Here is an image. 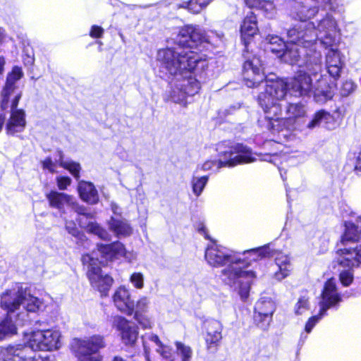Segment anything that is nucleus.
Returning a JSON list of instances; mask_svg holds the SVG:
<instances>
[{
    "label": "nucleus",
    "mask_w": 361,
    "mask_h": 361,
    "mask_svg": "<svg viewBox=\"0 0 361 361\" xmlns=\"http://www.w3.org/2000/svg\"><path fill=\"white\" fill-rule=\"evenodd\" d=\"M56 154L59 157V166L68 170L76 179H78L81 169L80 164L73 161H63V154L61 150H58Z\"/></svg>",
    "instance_id": "obj_33"
},
{
    "label": "nucleus",
    "mask_w": 361,
    "mask_h": 361,
    "mask_svg": "<svg viewBox=\"0 0 361 361\" xmlns=\"http://www.w3.org/2000/svg\"><path fill=\"white\" fill-rule=\"evenodd\" d=\"M341 301V295L336 288V280L329 279L324 284L322 300L319 302L320 315L324 316L328 309L334 307Z\"/></svg>",
    "instance_id": "obj_19"
},
{
    "label": "nucleus",
    "mask_w": 361,
    "mask_h": 361,
    "mask_svg": "<svg viewBox=\"0 0 361 361\" xmlns=\"http://www.w3.org/2000/svg\"><path fill=\"white\" fill-rule=\"evenodd\" d=\"M176 354L181 361H191L192 357V348L180 341L175 342Z\"/></svg>",
    "instance_id": "obj_36"
},
{
    "label": "nucleus",
    "mask_w": 361,
    "mask_h": 361,
    "mask_svg": "<svg viewBox=\"0 0 361 361\" xmlns=\"http://www.w3.org/2000/svg\"><path fill=\"white\" fill-rule=\"evenodd\" d=\"M58 156V154L56 155ZM55 158L54 161L51 157H47L44 160L41 161L42 169L44 170H47L49 172L51 173H56V165H59V157Z\"/></svg>",
    "instance_id": "obj_42"
},
{
    "label": "nucleus",
    "mask_w": 361,
    "mask_h": 361,
    "mask_svg": "<svg viewBox=\"0 0 361 361\" xmlns=\"http://www.w3.org/2000/svg\"><path fill=\"white\" fill-rule=\"evenodd\" d=\"M302 29L305 32H309L308 30H314L316 36V40L319 39L322 44L326 47H332L336 41L337 33V23L333 17L329 14H326L317 23H308L304 26L302 25Z\"/></svg>",
    "instance_id": "obj_12"
},
{
    "label": "nucleus",
    "mask_w": 361,
    "mask_h": 361,
    "mask_svg": "<svg viewBox=\"0 0 361 361\" xmlns=\"http://www.w3.org/2000/svg\"><path fill=\"white\" fill-rule=\"evenodd\" d=\"M147 337L149 341L154 343L158 347L162 344L158 336L155 334H150L149 335H147Z\"/></svg>",
    "instance_id": "obj_53"
},
{
    "label": "nucleus",
    "mask_w": 361,
    "mask_h": 361,
    "mask_svg": "<svg viewBox=\"0 0 361 361\" xmlns=\"http://www.w3.org/2000/svg\"><path fill=\"white\" fill-rule=\"evenodd\" d=\"M243 75L245 85L248 87H255L263 82L264 74L260 59L254 56L245 61Z\"/></svg>",
    "instance_id": "obj_14"
},
{
    "label": "nucleus",
    "mask_w": 361,
    "mask_h": 361,
    "mask_svg": "<svg viewBox=\"0 0 361 361\" xmlns=\"http://www.w3.org/2000/svg\"><path fill=\"white\" fill-rule=\"evenodd\" d=\"M112 326L119 332L121 341L126 345L133 346L138 338V328L121 316L114 317Z\"/></svg>",
    "instance_id": "obj_15"
},
{
    "label": "nucleus",
    "mask_w": 361,
    "mask_h": 361,
    "mask_svg": "<svg viewBox=\"0 0 361 361\" xmlns=\"http://www.w3.org/2000/svg\"><path fill=\"white\" fill-rule=\"evenodd\" d=\"M205 341L208 349L211 348L213 345L216 346L222 338L221 324L217 320H209L205 322Z\"/></svg>",
    "instance_id": "obj_24"
},
{
    "label": "nucleus",
    "mask_w": 361,
    "mask_h": 361,
    "mask_svg": "<svg viewBox=\"0 0 361 361\" xmlns=\"http://www.w3.org/2000/svg\"><path fill=\"white\" fill-rule=\"evenodd\" d=\"M343 63L341 53L336 49L331 48L326 55V69L334 80L339 78Z\"/></svg>",
    "instance_id": "obj_22"
},
{
    "label": "nucleus",
    "mask_w": 361,
    "mask_h": 361,
    "mask_svg": "<svg viewBox=\"0 0 361 361\" xmlns=\"http://www.w3.org/2000/svg\"><path fill=\"white\" fill-rule=\"evenodd\" d=\"M270 49L273 52L281 53L286 46L283 39L278 36H272L269 39Z\"/></svg>",
    "instance_id": "obj_39"
},
{
    "label": "nucleus",
    "mask_w": 361,
    "mask_h": 361,
    "mask_svg": "<svg viewBox=\"0 0 361 361\" xmlns=\"http://www.w3.org/2000/svg\"><path fill=\"white\" fill-rule=\"evenodd\" d=\"M104 346V338L99 335L74 338L71 343V349L78 361H102L99 351Z\"/></svg>",
    "instance_id": "obj_7"
},
{
    "label": "nucleus",
    "mask_w": 361,
    "mask_h": 361,
    "mask_svg": "<svg viewBox=\"0 0 361 361\" xmlns=\"http://www.w3.org/2000/svg\"><path fill=\"white\" fill-rule=\"evenodd\" d=\"M157 351L163 358L169 360V361H175L174 359L172 358V349L169 346L161 344L158 347Z\"/></svg>",
    "instance_id": "obj_46"
},
{
    "label": "nucleus",
    "mask_w": 361,
    "mask_h": 361,
    "mask_svg": "<svg viewBox=\"0 0 361 361\" xmlns=\"http://www.w3.org/2000/svg\"><path fill=\"white\" fill-rule=\"evenodd\" d=\"M149 305V298L147 296H142L135 304L134 303V312L133 314L148 313Z\"/></svg>",
    "instance_id": "obj_37"
},
{
    "label": "nucleus",
    "mask_w": 361,
    "mask_h": 361,
    "mask_svg": "<svg viewBox=\"0 0 361 361\" xmlns=\"http://www.w3.org/2000/svg\"><path fill=\"white\" fill-rule=\"evenodd\" d=\"M0 357L3 361H33L35 353L31 350L29 345H8L1 349Z\"/></svg>",
    "instance_id": "obj_20"
},
{
    "label": "nucleus",
    "mask_w": 361,
    "mask_h": 361,
    "mask_svg": "<svg viewBox=\"0 0 361 361\" xmlns=\"http://www.w3.org/2000/svg\"><path fill=\"white\" fill-rule=\"evenodd\" d=\"M204 257L211 267H225L221 271L224 282L238 290L243 300L248 298L250 286L256 278L255 273L247 269L250 263L214 242L207 246Z\"/></svg>",
    "instance_id": "obj_2"
},
{
    "label": "nucleus",
    "mask_w": 361,
    "mask_h": 361,
    "mask_svg": "<svg viewBox=\"0 0 361 361\" xmlns=\"http://www.w3.org/2000/svg\"><path fill=\"white\" fill-rule=\"evenodd\" d=\"M24 76V73L21 67L15 66L12 70L8 73L6 84L1 92L0 105L2 109L8 107L10 97L18 88L17 82Z\"/></svg>",
    "instance_id": "obj_17"
},
{
    "label": "nucleus",
    "mask_w": 361,
    "mask_h": 361,
    "mask_svg": "<svg viewBox=\"0 0 361 361\" xmlns=\"http://www.w3.org/2000/svg\"><path fill=\"white\" fill-rule=\"evenodd\" d=\"M322 317L323 316L320 315V312H319L317 315L310 317L309 319V320L307 321V322L306 323L305 329V331L307 333H310L312 331V329H313V327L314 326V325L317 324V322H318Z\"/></svg>",
    "instance_id": "obj_49"
},
{
    "label": "nucleus",
    "mask_w": 361,
    "mask_h": 361,
    "mask_svg": "<svg viewBox=\"0 0 361 361\" xmlns=\"http://www.w3.org/2000/svg\"><path fill=\"white\" fill-rule=\"evenodd\" d=\"M264 251L265 248L251 249L244 251L243 255H248L249 257L250 258V261H256L259 257L265 255Z\"/></svg>",
    "instance_id": "obj_45"
},
{
    "label": "nucleus",
    "mask_w": 361,
    "mask_h": 361,
    "mask_svg": "<svg viewBox=\"0 0 361 361\" xmlns=\"http://www.w3.org/2000/svg\"><path fill=\"white\" fill-rule=\"evenodd\" d=\"M355 85L352 80L345 81L341 87V94L343 97H347L351 94L355 89Z\"/></svg>",
    "instance_id": "obj_44"
},
{
    "label": "nucleus",
    "mask_w": 361,
    "mask_h": 361,
    "mask_svg": "<svg viewBox=\"0 0 361 361\" xmlns=\"http://www.w3.org/2000/svg\"><path fill=\"white\" fill-rule=\"evenodd\" d=\"M177 83L170 93L171 100L181 105L187 104L188 96H192L198 92L200 86V82L195 77H189L176 80Z\"/></svg>",
    "instance_id": "obj_13"
},
{
    "label": "nucleus",
    "mask_w": 361,
    "mask_h": 361,
    "mask_svg": "<svg viewBox=\"0 0 361 361\" xmlns=\"http://www.w3.org/2000/svg\"><path fill=\"white\" fill-rule=\"evenodd\" d=\"M157 61L161 71L176 80L193 77L192 72L196 67L205 62L201 54L181 48L160 49Z\"/></svg>",
    "instance_id": "obj_5"
},
{
    "label": "nucleus",
    "mask_w": 361,
    "mask_h": 361,
    "mask_svg": "<svg viewBox=\"0 0 361 361\" xmlns=\"http://www.w3.org/2000/svg\"><path fill=\"white\" fill-rule=\"evenodd\" d=\"M1 307L7 311L6 316L0 321V341L17 334V324L12 314L18 312L16 317L22 324L28 320V312H36L42 306V301L30 293L21 283H15L1 295Z\"/></svg>",
    "instance_id": "obj_3"
},
{
    "label": "nucleus",
    "mask_w": 361,
    "mask_h": 361,
    "mask_svg": "<svg viewBox=\"0 0 361 361\" xmlns=\"http://www.w3.org/2000/svg\"><path fill=\"white\" fill-rule=\"evenodd\" d=\"M134 319L142 329H151L152 327L153 321L147 313L135 314Z\"/></svg>",
    "instance_id": "obj_40"
},
{
    "label": "nucleus",
    "mask_w": 361,
    "mask_h": 361,
    "mask_svg": "<svg viewBox=\"0 0 361 361\" xmlns=\"http://www.w3.org/2000/svg\"><path fill=\"white\" fill-rule=\"evenodd\" d=\"M361 236V226L360 224H357V219L356 223L345 222V231L341 238V243L347 245L348 243L357 242Z\"/></svg>",
    "instance_id": "obj_30"
},
{
    "label": "nucleus",
    "mask_w": 361,
    "mask_h": 361,
    "mask_svg": "<svg viewBox=\"0 0 361 361\" xmlns=\"http://www.w3.org/2000/svg\"><path fill=\"white\" fill-rule=\"evenodd\" d=\"M108 225L109 230L118 238L129 236L133 233V228L128 221L121 217H111Z\"/></svg>",
    "instance_id": "obj_27"
},
{
    "label": "nucleus",
    "mask_w": 361,
    "mask_h": 361,
    "mask_svg": "<svg viewBox=\"0 0 361 361\" xmlns=\"http://www.w3.org/2000/svg\"><path fill=\"white\" fill-rule=\"evenodd\" d=\"M37 361H54L53 358L50 357H42L40 359V360H37Z\"/></svg>",
    "instance_id": "obj_63"
},
{
    "label": "nucleus",
    "mask_w": 361,
    "mask_h": 361,
    "mask_svg": "<svg viewBox=\"0 0 361 361\" xmlns=\"http://www.w3.org/2000/svg\"><path fill=\"white\" fill-rule=\"evenodd\" d=\"M143 348H144V351H145V355L146 360L147 361H149V349L147 348L146 342L145 341H143Z\"/></svg>",
    "instance_id": "obj_59"
},
{
    "label": "nucleus",
    "mask_w": 361,
    "mask_h": 361,
    "mask_svg": "<svg viewBox=\"0 0 361 361\" xmlns=\"http://www.w3.org/2000/svg\"><path fill=\"white\" fill-rule=\"evenodd\" d=\"M333 120V116L328 111L320 110L314 114L311 121L307 123V127L309 129H314L322 125L325 128H329V123Z\"/></svg>",
    "instance_id": "obj_32"
},
{
    "label": "nucleus",
    "mask_w": 361,
    "mask_h": 361,
    "mask_svg": "<svg viewBox=\"0 0 361 361\" xmlns=\"http://www.w3.org/2000/svg\"><path fill=\"white\" fill-rule=\"evenodd\" d=\"M66 229L73 236L81 238L82 235L73 221H66Z\"/></svg>",
    "instance_id": "obj_47"
},
{
    "label": "nucleus",
    "mask_w": 361,
    "mask_h": 361,
    "mask_svg": "<svg viewBox=\"0 0 361 361\" xmlns=\"http://www.w3.org/2000/svg\"><path fill=\"white\" fill-rule=\"evenodd\" d=\"M287 85L283 80L265 81L263 90L258 95V102L266 114L267 128L273 133L284 129L290 130L293 122L288 118H281L282 102L287 94Z\"/></svg>",
    "instance_id": "obj_4"
},
{
    "label": "nucleus",
    "mask_w": 361,
    "mask_h": 361,
    "mask_svg": "<svg viewBox=\"0 0 361 361\" xmlns=\"http://www.w3.org/2000/svg\"><path fill=\"white\" fill-rule=\"evenodd\" d=\"M221 159L207 160L201 166L202 171L218 170L224 166L232 167L238 164H248L257 160L254 154L249 148L241 144L228 147L226 150L220 152Z\"/></svg>",
    "instance_id": "obj_6"
},
{
    "label": "nucleus",
    "mask_w": 361,
    "mask_h": 361,
    "mask_svg": "<svg viewBox=\"0 0 361 361\" xmlns=\"http://www.w3.org/2000/svg\"><path fill=\"white\" fill-rule=\"evenodd\" d=\"M257 32V19L253 13H248L240 27L242 37L245 39L255 35Z\"/></svg>",
    "instance_id": "obj_31"
},
{
    "label": "nucleus",
    "mask_w": 361,
    "mask_h": 361,
    "mask_svg": "<svg viewBox=\"0 0 361 361\" xmlns=\"http://www.w3.org/2000/svg\"><path fill=\"white\" fill-rule=\"evenodd\" d=\"M111 209L114 214H116V215L121 214V209L116 203L112 202L111 203Z\"/></svg>",
    "instance_id": "obj_55"
},
{
    "label": "nucleus",
    "mask_w": 361,
    "mask_h": 361,
    "mask_svg": "<svg viewBox=\"0 0 361 361\" xmlns=\"http://www.w3.org/2000/svg\"><path fill=\"white\" fill-rule=\"evenodd\" d=\"M61 333L58 330L32 331L26 335V341L31 350H52L58 349L60 345Z\"/></svg>",
    "instance_id": "obj_11"
},
{
    "label": "nucleus",
    "mask_w": 361,
    "mask_h": 361,
    "mask_svg": "<svg viewBox=\"0 0 361 361\" xmlns=\"http://www.w3.org/2000/svg\"><path fill=\"white\" fill-rule=\"evenodd\" d=\"M279 271L275 273L277 280L281 281L286 278L290 271L291 264L289 257L280 251H275L272 254Z\"/></svg>",
    "instance_id": "obj_28"
},
{
    "label": "nucleus",
    "mask_w": 361,
    "mask_h": 361,
    "mask_svg": "<svg viewBox=\"0 0 361 361\" xmlns=\"http://www.w3.org/2000/svg\"><path fill=\"white\" fill-rule=\"evenodd\" d=\"M78 190L80 198L91 204H95L99 201V195L94 185L87 181H80L78 183Z\"/></svg>",
    "instance_id": "obj_29"
},
{
    "label": "nucleus",
    "mask_w": 361,
    "mask_h": 361,
    "mask_svg": "<svg viewBox=\"0 0 361 361\" xmlns=\"http://www.w3.org/2000/svg\"><path fill=\"white\" fill-rule=\"evenodd\" d=\"M275 311L274 302L269 298H262L255 304V319L257 325L263 329H266L271 321V317Z\"/></svg>",
    "instance_id": "obj_18"
},
{
    "label": "nucleus",
    "mask_w": 361,
    "mask_h": 361,
    "mask_svg": "<svg viewBox=\"0 0 361 361\" xmlns=\"http://www.w3.org/2000/svg\"><path fill=\"white\" fill-rule=\"evenodd\" d=\"M130 281L137 289H142L144 287V276L140 272L133 273L130 277Z\"/></svg>",
    "instance_id": "obj_43"
},
{
    "label": "nucleus",
    "mask_w": 361,
    "mask_h": 361,
    "mask_svg": "<svg viewBox=\"0 0 361 361\" xmlns=\"http://www.w3.org/2000/svg\"><path fill=\"white\" fill-rule=\"evenodd\" d=\"M98 252L106 261L124 257L126 253L124 245L120 242L109 245H100L98 246Z\"/></svg>",
    "instance_id": "obj_26"
},
{
    "label": "nucleus",
    "mask_w": 361,
    "mask_h": 361,
    "mask_svg": "<svg viewBox=\"0 0 361 361\" xmlns=\"http://www.w3.org/2000/svg\"><path fill=\"white\" fill-rule=\"evenodd\" d=\"M21 96V92L17 93L11 102V116L6 126V132L9 135L22 132L26 125L24 111L16 109Z\"/></svg>",
    "instance_id": "obj_16"
},
{
    "label": "nucleus",
    "mask_w": 361,
    "mask_h": 361,
    "mask_svg": "<svg viewBox=\"0 0 361 361\" xmlns=\"http://www.w3.org/2000/svg\"><path fill=\"white\" fill-rule=\"evenodd\" d=\"M245 1L250 8L257 7L261 4V0H245Z\"/></svg>",
    "instance_id": "obj_57"
},
{
    "label": "nucleus",
    "mask_w": 361,
    "mask_h": 361,
    "mask_svg": "<svg viewBox=\"0 0 361 361\" xmlns=\"http://www.w3.org/2000/svg\"><path fill=\"white\" fill-rule=\"evenodd\" d=\"M46 197L49 206L60 212L63 211L65 207H73L75 204V198L63 192L52 190L46 195Z\"/></svg>",
    "instance_id": "obj_23"
},
{
    "label": "nucleus",
    "mask_w": 361,
    "mask_h": 361,
    "mask_svg": "<svg viewBox=\"0 0 361 361\" xmlns=\"http://www.w3.org/2000/svg\"><path fill=\"white\" fill-rule=\"evenodd\" d=\"M197 230L198 231V232L200 233H201L202 235H203L204 236L205 238L207 239H210L209 238V236L208 235L207 233V229L204 226V225L202 224V223H200L197 226Z\"/></svg>",
    "instance_id": "obj_52"
},
{
    "label": "nucleus",
    "mask_w": 361,
    "mask_h": 361,
    "mask_svg": "<svg viewBox=\"0 0 361 361\" xmlns=\"http://www.w3.org/2000/svg\"><path fill=\"white\" fill-rule=\"evenodd\" d=\"M337 253L338 255V264L343 268H348V270L341 271L339 275L341 283L348 286L353 280V274L350 269L361 264V244L355 247H345L343 249H340Z\"/></svg>",
    "instance_id": "obj_10"
},
{
    "label": "nucleus",
    "mask_w": 361,
    "mask_h": 361,
    "mask_svg": "<svg viewBox=\"0 0 361 361\" xmlns=\"http://www.w3.org/2000/svg\"><path fill=\"white\" fill-rule=\"evenodd\" d=\"M73 209H74L79 214H82V215H85V216H87L89 215L86 212H85V208H84L83 207H79L78 205V204L75 202V204L73 207H71Z\"/></svg>",
    "instance_id": "obj_54"
},
{
    "label": "nucleus",
    "mask_w": 361,
    "mask_h": 361,
    "mask_svg": "<svg viewBox=\"0 0 361 361\" xmlns=\"http://www.w3.org/2000/svg\"><path fill=\"white\" fill-rule=\"evenodd\" d=\"M306 110L305 106L300 104H289L286 109L288 118L293 123V119L302 117L305 115Z\"/></svg>",
    "instance_id": "obj_35"
},
{
    "label": "nucleus",
    "mask_w": 361,
    "mask_h": 361,
    "mask_svg": "<svg viewBox=\"0 0 361 361\" xmlns=\"http://www.w3.org/2000/svg\"><path fill=\"white\" fill-rule=\"evenodd\" d=\"M6 121V116L3 114H0V132L1 131Z\"/></svg>",
    "instance_id": "obj_60"
},
{
    "label": "nucleus",
    "mask_w": 361,
    "mask_h": 361,
    "mask_svg": "<svg viewBox=\"0 0 361 361\" xmlns=\"http://www.w3.org/2000/svg\"><path fill=\"white\" fill-rule=\"evenodd\" d=\"M5 37L4 30L0 27V42L4 39Z\"/></svg>",
    "instance_id": "obj_62"
},
{
    "label": "nucleus",
    "mask_w": 361,
    "mask_h": 361,
    "mask_svg": "<svg viewBox=\"0 0 361 361\" xmlns=\"http://www.w3.org/2000/svg\"><path fill=\"white\" fill-rule=\"evenodd\" d=\"M113 302L118 310L132 315L134 312V302L131 299L130 290L125 286L118 287L113 295Z\"/></svg>",
    "instance_id": "obj_21"
},
{
    "label": "nucleus",
    "mask_w": 361,
    "mask_h": 361,
    "mask_svg": "<svg viewBox=\"0 0 361 361\" xmlns=\"http://www.w3.org/2000/svg\"><path fill=\"white\" fill-rule=\"evenodd\" d=\"M104 34V29L97 25H93L91 27L90 35L92 38H99L102 37V36Z\"/></svg>",
    "instance_id": "obj_50"
},
{
    "label": "nucleus",
    "mask_w": 361,
    "mask_h": 361,
    "mask_svg": "<svg viewBox=\"0 0 361 361\" xmlns=\"http://www.w3.org/2000/svg\"><path fill=\"white\" fill-rule=\"evenodd\" d=\"M257 7H260L268 11L270 14H272L274 11L275 7L273 3L270 1H261V4Z\"/></svg>",
    "instance_id": "obj_51"
},
{
    "label": "nucleus",
    "mask_w": 361,
    "mask_h": 361,
    "mask_svg": "<svg viewBox=\"0 0 361 361\" xmlns=\"http://www.w3.org/2000/svg\"><path fill=\"white\" fill-rule=\"evenodd\" d=\"M87 230L103 240H110L109 233L97 223H90Z\"/></svg>",
    "instance_id": "obj_38"
},
{
    "label": "nucleus",
    "mask_w": 361,
    "mask_h": 361,
    "mask_svg": "<svg viewBox=\"0 0 361 361\" xmlns=\"http://www.w3.org/2000/svg\"><path fill=\"white\" fill-rule=\"evenodd\" d=\"M212 36L207 37L204 30L198 25H187L181 27L177 36L178 42L183 47H192L197 43L207 42L219 45L223 42L224 35L223 33L212 32Z\"/></svg>",
    "instance_id": "obj_9"
},
{
    "label": "nucleus",
    "mask_w": 361,
    "mask_h": 361,
    "mask_svg": "<svg viewBox=\"0 0 361 361\" xmlns=\"http://www.w3.org/2000/svg\"><path fill=\"white\" fill-rule=\"evenodd\" d=\"M57 187L61 190H66L71 183V179L66 176H57L56 178Z\"/></svg>",
    "instance_id": "obj_48"
},
{
    "label": "nucleus",
    "mask_w": 361,
    "mask_h": 361,
    "mask_svg": "<svg viewBox=\"0 0 361 361\" xmlns=\"http://www.w3.org/2000/svg\"><path fill=\"white\" fill-rule=\"evenodd\" d=\"M318 12V6H312L308 3L296 2L293 7L291 16L294 19L304 22L315 16Z\"/></svg>",
    "instance_id": "obj_25"
},
{
    "label": "nucleus",
    "mask_w": 361,
    "mask_h": 361,
    "mask_svg": "<svg viewBox=\"0 0 361 361\" xmlns=\"http://www.w3.org/2000/svg\"><path fill=\"white\" fill-rule=\"evenodd\" d=\"M309 310L308 298L305 296L300 297L295 306V312L298 315H300L306 312Z\"/></svg>",
    "instance_id": "obj_41"
},
{
    "label": "nucleus",
    "mask_w": 361,
    "mask_h": 361,
    "mask_svg": "<svg viewBox=\"0 0 361 361\" xmlns=\"http://www.w3.org/2000/svg\"><path fill=\"white\" fill-rule=\"evenodd\" d=\"M355 169L357 171H361V152L359 153L357 156Z\"/></svg>",
    "instance_id": "obj_58"
},
{
    "label": "nucleus",
    "mask_w": 361,
    "mask_h": 361,
    "mask_svg": "<svg viewBox=\"0 0 361 361\" xmlns=\"http://www.w3.org/2000/svg\"><path fill=\"white\" fill-rule=\"evenodd\" d=\"M23 52L26 54L28 58V62L32 63L34 61V52L33 51L29 50L27 48H24Z\"/></svg>",
    "instance_id": "obj_56"
},
{
    "label": "nucleus",
    "mask_w": 361,
    "mask_h": 361,
    "mask_svg": "<svg viewBox=\"0 0 361 361\" xmlns=\"http://www.w3.org/2000/svg\"><path fill=\"white\" fill-rule=\"evenodd\" d=\"M82 261L87 267V276L92 286L97 289L102 296H106L113 284L112 277L102 272L99 265L101 262L93 255H84Z\"/></svg>",
    "instance_id": "obj_8"
},
{
    "label": "nucleus",
    "mask_w": 361,
    "mask_h": 361,
    "mask_svg": "<svg viewBox=\"0 0 361 361\" xmlns=\"http://www.w3.org/2000/svg\"><path fill=\"white\" fill-rule=\"evenodd\" d=\"M209 177L207 176H193L191 179V186L192 192L196 197L200 196L202 193L205 186L207 184Z\"/></svg>",
    "instance_id": "obj_34"
},
{
    "label": "nucleus",
    "mask_w": 361,
    "mask_h": 361,
    "mask_svg": "<svg viewBox=\"0 0 361 361\" xmlns=\"http://www.w3.org/2000/svg\"><path fill=\"white\" fill-rule=\"evenodd\" d=\"M296 25L287 32L288 42L281 58L288 63L305 67L306 71H299L289 82L284 81L295 97L313 95L319 103L326 102L333 97V85L329 84L322 72V54L317 49L316 34Z\"/></svg>",
    "instance_id": "obj_1"
},
{
    "label": "nucleus",
    "mask_w": 361,
    "mask_h": 361,
    "mask_svg": "<svg viewBox=\"0 0 361 361\" xmlns=\"http://www.w3.org/2000/svg\"><path fill=\"white\" fill-rule=\"evenodd\" d=\"M5 63H6V61H5L4 58L2 56H0V74H1L4 71Z\"/></svg>",
    "instance_id": "obj_61"
}]
</instances>
